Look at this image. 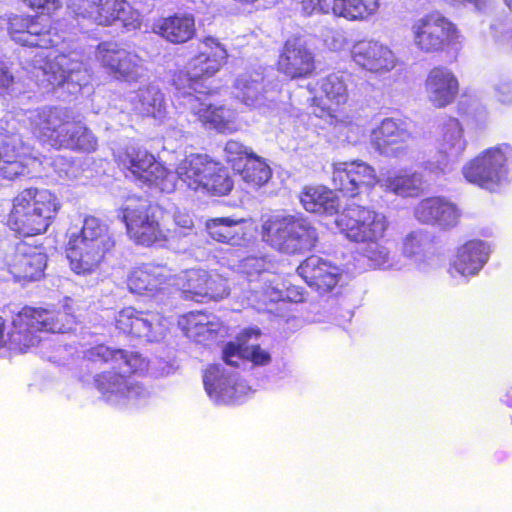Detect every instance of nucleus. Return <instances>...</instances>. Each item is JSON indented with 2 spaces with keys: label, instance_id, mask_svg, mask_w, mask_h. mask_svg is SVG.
Listing matches in <instances>:
<instances>
[{
  "label": "nucleus",
  "instance_id": "1",
  "mask_svg": "<svg viewBox=\"0 0 512 512\" xmlns=\"http://www.w3.org/2000/svg\"><path fill=\"white\" fill-rule=\"evenodd\" d=\"M121 165L143 184L161 192L171 193L176 188L226 195L233 183L227 170L207 155L191 154L183 159L176 171L168 170L145 149L128 147L120 156Z\"/></svg>",
  "mask_w": 512,
  "mask_h": 512
},
{
  "label": "nucleus",
  "instance_id": "2",
  "mask_svg": "<svg viewBox=\"0 0 512 512\" xmlns=\"http://www.w3.org/2000/svg\"><path fill=\"white\" fill-rule=\"evenodd\" d=\"M85 358L94 363H111L113 369L121 372L106 371L95 377V384L104 400L120 408H138L145 406L151 399V391L134 376L126 373H142L148 368V361L138 352H127L97 345L85 351Z\"/></svg>",
  "mask_w": 512,
  "mask_h": 512
},
{
  "label": "nucleus",
  "instance_id": "3",
  "mask_svg": "<svg viewBox=\"0 0 512 512\" xmlns=\"http://www.w3.org/2000/svg\"><path fill=\"white\" fill-rule=\"evenodd\" d=\"M258 328L244 329L237 342L226 344L223 349L225 364L209 366L203 375V383L209 398L217 405L241 402L251 391L250 386L233 370L238 360H247L253 366H266L271 354L255 341L260 336Z\"/></svg>",
  "mask_w": 512,
  "mask_h": 512
},
{
  "label": "nucleus",
  "instance_id": "4",
  "mask_svg": "<svg viewBox=\"0 0 512 512\" xmlns=\"http://www.w3.org/2000/svg\"><path fill=\"white\" fill-rule=\"evenodd\" d=\"M74 318L66 312L25 307L14 318L12 329L4 335V321L0 317V347L26 352L42 342L39 333H64L72 328Z\"/></svg>",
  "mask_w": 512,
  "mask_h": 512
},
{
  "label": "nucleus",
  "instance_id": "5",
  "mask_svg": "<svg viewBox=\"0 0 512 512\" xmlns=\"http://www.w3.org/2000/svg\"><path fill=\"white\" fill-rule=\"evenodd\" d=\"M114 244L105 223L94 216L85 217L80 230H68L66 255L71 270L84 276L95 273Z\"/></svg>",
  "mask_w": 512,
  "mask_h": 512
},
{
  "label": "nucleus",
  "instance_id": "6",
  "mask_svg": "<svg viewBox=\"0 0 512 512\" xmlns=\"http://www.w3.org/2000/svg\"><path fill=\"white\" fill-rule=\"evenodd\" d=\"M60 208L59 198L50 190L24 189L12 200L7 226L23 237L43 234L53 223Z\"/></svg>",
  "mask_w": 512,
  "mask_h": 512
},
{
  "label": "nucleus",
  "instance_id": "7",
  "mask_svg": "<svg viewBox=\"0 0 512 512\" xmlns=\"http://www.w3.org/2000/svg\"><path fill=\"white\" fill-rule=\"evenodd\" d=\"M260 235L268 246L287 255L309 252L319 240L318 230L309 220L285 213L263 216Z\"/></svg>",
  "mask_w": 512,
  "mask_h": 512
},
{
  "label": "nucleus",
  "instance_id": "8",
  "mask_svg": "<svg viewBox=\"0 0 512 512\" xmlns=\"http://www.w3.org/2000/svg\"><path fill=\"white\" fill-rule=\"evenodd\" d=\"M32 73L41 85L52 88L66 86L71 94L79 92L90 79L82 56L76 51L52 56L41 50L34 56Z\"/></svg>",
  "mask_w": 512,
  "mask_h": 512
},
{
  "label": "nucleus",
  "instance_id": "9",
  "mask_svg": "<svg viewBox=\"0 0 512 512\" xmlns=\"http://www.w3.org/2000/svg\"><path fill=\"white\" fill-rule=\"evenodd\" d=\"M69 10L81 30L88 26H111L119 22L127 31L141 25V14L126 0H72Z\"/></svg>",
  "mask_w": 512,
  "mask_h": 512
},
{
  "label": "nucleus",
  "instance_id": "10",
  "mask_svg": "<svg viewBox=\"0 0 512 512\" xmlns=\"http://www.w3.org/2000/svg\"><path fill=\"white\" fill-rule=\"evenodd\" d=\"M512 170V148L503 144L488 148L462 168L466 181L493 191L507 180Z\"/></svg>",
  "mask_w": 512,
  "mask_h": 512
},
{
  "label": "nucleus",
  "instance_id": "11",
  "mask_svg": "<svg viewBox=\"0 0 512 512\" xmlns=\"http://www.w3.org/2000/svg\"><path fill=\"white\" fill-rule=\"evenodd\" d=\"M226 48L215 38L206 37L198 46V54L188 62L186 72H180L174 79V85L180 78L182 91L194 94L203 92L202 80L214 76L226 62Z\"/></svg>",
  "mask_w": 512,
  "mask_h": 512
},
{
  "label": "nucleus",
  "instance_id": "12",
  "mask_svg": "<svg viewBox=\"0 0 512 512\" xmlns=\"http://www.w3.org/2000/svg\"><path fill=\"white\" fill-rule=\"evenodd\" d=\"M335 224L347 239L359 244L381 240L388 228L384 214L355 204L339 214Z\"/></svg>",
  "mask_w": 512,
  "mask_h": 512
},
{
  "label": "nucleus",
  "instance_id": "13",
  "mask_svg": "<svg viewBox=\"0 0 512 512\" xmlns=\"http://www.w3.org/2000/svg\"><path fill=\"white\" fill-rule=\"evenodd\" d=\"M414 44L425 53L443 51L461 43V34L454 23L439 13H431L412 24Z\"/></svg>",
  "mask_w": 512,
  "mask_h": 512
},
{
  "label": "nucleus",
  "instance_id": "14",
  "mask_svg": "<svg viewBox=\"0 0 512 512\" xmlns=\"http://www.w3.org/2000/svg\"><path fill=\"white\" fill-rule=\"evenodd\" d=\"M271 264L263 257H248L241 261L240 270L247 275L251 286L249 301L277 302L290 298L295 302L302 301V296L292 298L280 277L269 270Z\"/></svg>",
  "mask_w": 512,
  "mask_h": 512
},
{
  "label": "nucleus",
  "instance_id": "15",
  "mask_svg": "<svg viewBox=\"0 0 512 512\" xmlns=\"http://www.w3.org/2000/svg\"><path fill=\"white\" fill-rule=\"evenodd\" d=\"M180 80L181 78L176 81V97L179 104L190 110L202 124L222 133H230L237 129L234 110L222 105H213L205 92L194 94L186 90L182 91Z\"/></svg>",
  "mask_w": 512,
  "mask_h": 512
},
{
  "label": "nucleus",
  "instance_id": "16",
  "mask_svg": "<svg viewBox=\"0 0 512 512\" xmlns=\"http://www.w3.org/2000/svg\"><path fill=\"white\" fill-rule=\"evenodd\" d=\"M95 58L116 79L137 82L146 76L144 60L121 43H99L95 50Z\"/></svg>",
  "mask_w": 512,
  "mask_h": 512
},
{
  "label": "nucleus",
  "instance_id": "17",
  "mask_svg": "<svg viewBox=\"0 0 512 512\" xmlns=\"http://www.w3.org/2000/svg\"><path fill=\"white\" fill-rule=\"evenodd\" d=\"M127 233L136 243L150 246L166 239L146 200L130 198L122 208Z\"/></svg>",
  "mask_w": 512,
  "mask_h": 512
},
{
  "label": "nucleus",
  "instance_id": "18",
  "mask_svg": "<svg viewBox=\"0 0 512 512\" xmlns=\"http://www.w3.org/2000/svg\"><path fill=\"white\" fill-rule=\"evenodd\" d=\"M38 163L31 149L14 129H0V176L13 180L30 173Z\"/></svg>",
  "mask_w": 512,
  "mask_h": 512
},
{
  "label": "nucleus",
  "instance_id": "19",
  "mask_svg": "<svg viewBox=\"0 0 512 512\" xmlns=\"http://www.w3.org/2000/svg\"><path fill=\"white\" fill-rule=\"evenodd\" d=\"M8 32L16 43L41 49L56 46L60 40V36L52 33L46 16L14 15L9 18Z\"/></svg>",
  "mask_w": 512,
  "mask_h": 512
},
{
  "label": "nucleus",
  "instance_id": "20",
  "mask_svg": "<svg viewBox=\"0 0 512 512\" xmlns=\"http://www.w3.org/2000/svg\"><path fill=\"white\" fill-rule=\"evenodd\" d=\"M170 322L157 312L138 311L133 307L122 309L116 317V327L125 334L143 338L148 342L161 340Z\"/></svg>",
  "mask_w": 512,
  "mask_h": 512
},
{
  "label": "nucleus",
  "instance_id": "21",
  "mask_svg": "<svg viewBox=\"0 0 512 512\" xmlns=\"http://www.w3.org/2000/svg\"><path fill=\"white\" fill-rule=\"evenodd\" d=\"M297 273L320 293L332 292L335 295L349 278L342 267L315 255L305 259L297 268Z\"/></svg>",
  "mask_w": 512,
  "mask_h": 512
},
{
  "label": "nucleus",
  "instance_id": "22",
  "mask_svg": "<svg viewBox=\"0 0 512 512\" xmlns=\"http://www.w3.org/2000/svg\"><path fill=\"white\" fill-rule=\"evenodd\" d=\"M466 145L467 141L461 123L456 118H449L442 124L437 139V159L429 160L425 169L436 175L447 172L450 165L462 155Z\"/></svg>",
  "mask_w": 512,
  "mask_h": 512
},
{
  "label": "nucleus",
  "instance_id": "23",
  "mask_svg": "<svg viewBox=\"0 0 512 512\" xmlns=\"http://www.w3.org/2000/svg\"><path fill=\"white\" fill-rule=\"evenodd\" d=\"M375 169L361 160L333 164L332 183L335 189L349 197L370 191L378 184Z\"/></svg>",
  "mask_w": 512,
  "mask_h": 512
},
{
  "label": "nucleus",
  "instance_id": "24",
  "mask_svg": "<svg viewBox=\"0 0 512 512\" xmlns=\"http://www.w3.org/2000/svg\"><path fill=\"white\" fill-rule=\"evenodd\" d=\"M413 137L402 123L386 118L372 131L373 147L386 157L399 160L411 159Z\"/></svg>",
  "mask_w": 512,
  "mask_h": 512
},
{
  "label": "nucleus",
  "instance_id": "25",
  "mask_svg": "<svg viewBox=\"0 0 512 512\" xmlns=\"http://www.w3.org/2000/svg\"><path fill=\"white\" fill-rule=\"evenodd\" d=\"M32 133L57 148V138L62 136L69 121L74 120L73 113L64 107L45 106L29 110L27 113Z\"/></svg>",
  "mask_w": 512,
  "mask_h": 512
},
{
  "label": "nucleus",
  "instance_id": "26",
  "mask_svg": "<svg viewBox=\"0 0 512 512\" xmlns=\"http://www.w3.org/2000/svg\"><path fill=\"white\" fill-rule=\"evenodd\" d=\"M353 62L363 70L374 74L392 71L397 58L391 48L377 40H360L351 49Z\"/></svg>",
  "mask_w": 512,
  "mask_h": 512
},
{
  "label": "nucleus",
  "instance_id": "27",
  "mask_svg": "<svg viewBox=\"0 0 512 512\" xmlns=\"http://www.w3.org/2000/svg\"><path fill=\"white\" fill-rule=\"evenodd\" d=\"M461 210L449 199L441 196L424 198L414 207V217L422 224L449 230L458 225Z\"/></svg>",
  "mask_w": 512,
  "mask_h": 512
},
{
  "label": "nucleus",
  "instance_id": "28",
  "mask_svg": "<svg viewBox=\"0 0 512 512\" xmlns=\"http://www.w3.org/2000/svg\"><path fill=\"white\" fill-rule=\"evenodd\" d=\"M277 64L278 70L291 79L306 78L315 70L314 54L301 37L286 40Z\"/></svg>",
  "mask_w": 512,
  "mask_h": 512
},
{
  "label": "nucleus",
  "instance_id": "29",
  "mask_svg": "<svg viewBox=\"0 0 512 512\" xmlns=\"http://www.w3.org/2000/svg\"><path fill=\"white\" fill-rule=\"evenodd\" d=\"M317 95L312 98V113L317 117L334 113L347 102L348 90L344 75L332 73L321 78L318 83Z\"/></svg>",
  "mask_w": 512,
  "mask_h": 512
},
{
  "label": "nucleus",
  "instance_id": "30",
  "mask_svg": "<svg viewBox=\"0 0 512 512\" xmlns=\"http://www.w3.org/2000/svg\"><path fill=\"white\" fill-rule=\"evenodd\" d=\"M47 256L41 248L19 243L9 261L11 274L19 280L36 281L44 273Z\"/></svg>",
  "mask_w": 512,
  "mask_h": 512
},
{
  "label": "nucleus",
  "instance_id": "31",
  "mask_svg": "<svg viewBox=\"0 0 512 512\" xmlns=\"http://www.w3.org/2000/svg\"><path fill=\"white\" fill-rule=\"evenodd\" d=\"M172 271L165 265L143 264L134 268L129 276L127 285L132 293L154 294L165 285H176Z\"/></svg>",
  "mask_w": 512,
  "mask_h": 512
},
{
  "label": "nucleus",
  "instance_id": "32",
  "mask_svg": "<svg viewBox=\"0 0 512 512\" xmlns=\"http://www.w3.org/2000/svg\"><path fill=\"white\" fill-rule=\"evenodd\" d=\"M491 253L490 245L482 240H470L458 247L451 262L450 274L469 279L476 276L487 263Z\"/></svg>",
  "mask_w": 512,
  "mask_h": 512
},
{
  "label": "nucleus",
  "instance_id": "33",
  "mask_svg": "<svg viewBox=\"0 0 512 512\" xmlns=\"http://www.w3.org/2000/svg\"><path fill=\"white\" fill-rule=\"evenodd\" d=\"M428 101L436 108L451 104L459 92V81L454 72L446 66L432 68L425 80Z\"/></svg>",
  "mask_w": 512,
  "mask_h": 512
},
{
  "label": "nucleus",
  "instance_id": "34",
  "mask_svg": "<svg viewBox=\"0 0 512 512\" xmlns=\"http://www.w3.org/2000/svg\"><path fill=\"white\" fill-rule=\"evenodd\" d=\"M431 248L429 234L418 229L409 232L402 239L401 253L417 270L428 272L437 264L436 256Z\"/></svg>",
  "mask_w": 512,
  "mask_h": 512
},
{
  "label": "nucleus",
  "instance_id": "35",
  "mask_svg": "<svg viewBox=\"0 0 512 512\" xmlns=\"http://www.w3.org/2000/svg\"><path fill=\"white\" fill-rule=\"evenodd\" d=\"M234 87L236 97L246 106L260 108L266 101H272V91L264 84V74L261 69L245 71L239 74L235 80Z\"/></svg>",
  "mask_w": 512,
  "mask_h": 512
},
{
  "label": "nucleus",
  "instance_id": "36",
  "mask_svg": "<svg viewBox=\"0 0 512 512\" xmlns=\"http://www.w3.org/2000/svg\"><path fill=\"white\" fill-rule=\"evenodd\" d=\"M178 326L186 337L199 344L215 340L222 328L215 315L202 311H192L180 316Z\"/></svg>",
  "mask_w": 512,
  "mask_h": 512
},
{
  "label": "nucleus",
  "instance_id": "37",
  "mask_svg": "<svg viewBox=\"0 0 512 512\" xmlns=\"http://www.w3.org/2000/svg\"><path fill=\"white\" fill-rule=\"evenodd\" d=\"M378 185L384 192L401 198H414L422 191L423 177L419 172L407 169L389 170L380 174Z\"/></svg>",
  "mask_w": 512,
  "mask_h": 512
},
{
  "label": "nucleus",
  "instance_id": "38",
  "mask_svg": "<svg viewBox=\"0 0 512 512\" xmlns=\"http://www.w3.org/2000/svg\"><path fill=\"white\" fill-rule=\"evenodd\" d=\"M152 31L170 43H185L196 33L195 18L189 13H175L155 21Z\"/></svg>",
  "mask_w": 512,
  "mask_h": 512
},
{
  "label": "nucleus",
  "instance_id": "39",
  "mask_svg": "<svg viewBox=\"0 0 512 512\" xmlns=\"http://www.w3.org/2000/svg\"><path fill=\"white\" fill-rule=\"evenodd\" d=\"M206 230L213 240L231 246H244L250 240L244 219L212 218L206 221Z\"/></svg>",
  "mask_w": 512,
  "mask_h": 512
},
{
  "label": "nucleus",
  "instance_id": "40",
  "mask_svg": "<svg viewBox=\"0 0 512 512\" xmlns=\"http://www.w3.org/2000/svg\"><path fill=\"white\" fill-rule=\"evenodd\" d=\"M128 110L135 114L163 120L166 115V103L162 92L154 85L140 88L128 97Z\"/></svg>",
  "mask_w": 512,
  "mask_h": 512
},
{
  "label": "nucleus",
  "instance_id": "41",
  "mask_svg": "<svg viewBox=\"0 0 512 512\" xmlns=\"http://www.w3.org/2000/svg\"><path fill=\"white\" fill-rule=\"evenodd\" d=\"M359 253L373 269L403 270L407 266L404 260L391 254L384 238L360 244Z\"/></svg>",
  "mask_w": 512,
  "mask_h": 512
},
{
  "label": "nucleus",
  "instance_id": "42",
  "mask_svg": "<svg viewBox=\"0 0 512 512\" xmlns=\"http://www.w3.org/2000/svg\"><path fill=\"white\" fill-rule=\"evenodd\" d=\"M57 144V149L66 148L89 153L96 150L97 138L82 123L69 121L62 136H58Z\"/></svg>",
  "mask_w": 512,
  "mask_h": 512
},
{
  "label": "nucleus",
  "instance_id": "43",
  "mask_svg": "<svg viewBox=\"0 0 512 512\" xmlns=\"http://www.w3.org/2000/svg\"><path fill=\"white\" fill-rule=\"evenodd\" d=\"M300 201L306 211L321 215L337 214L340 207L335 193L321 186L306 188Z\"/></svg>",
  "mask_w": 512,
  "mask_h": 512
},
{
  "label": "nucleus",
  "instance_id": "44",
  "mask_svg": "<svg viewBox=\"0 0 512 512\" xmlns=\"http://www.w3.org/2000/svg\"><path fill=\"white\" fill-rule=\"evenodd\" d=\"M379 0H333L331 10L349 21H364L376 14Z\"/></svg>",
  "mask_w": 512,
  "mask_h": 512
},
{
  "label": "nucleus",
  "instance_id": "45",
  "mask_svg": "<svg viewBox=\"0 0 512 512\" xmlns=\"http://www.w3.org/2000/svg\"><path fill=\"white\" fill-rule=\"evenodd\" d=\"M237 172L240 173L243 181L252 188H258L267 183L272 174L269 165L257 155L248 158Z\"/></svg>",
  "mask_w": 512,
  "mask_h": 512
},
{
  "label": "nucleus",
  "instance_id": "46",
  "mask_svg": "<svg viewBox=\"0 0 512 512\" xmlns=\"http://www.w3.org/2000/svg\"><path fill=\"white\" fill-rule=\"evenodd\" d=\"M206 270L191 269L182 273L179 277L183 281L182 291L184 297L195 302H205L204 290L206 278Z\"/></svg>",
  "mask_w": 512,
  "mask_h": 512
},
{
  "label": "nucleus",
  "instance_id": "47",
  "mask_svg": "<svg viewBox=\"0 0 512 512\" xmlns=\"http://www.w3.org/2000/svg\"><path fill=\"white\" fill-rule=\"evenodd\" d=\"M205 278L207 279L204 287V290L207 292L205 302L211 300L218 301L229 295V285L221 274L215 271H206Z\"/></svg>",
  "mask_w": 512,
  "mask_h": 512
},
{
  "label": "nucleus",
  "instance_id": "48",
  "mask_svg": "<svg viewBox=\"0 0 512 512\" xmlns=\"http://www.w3.org/2000/svg\"><path fill=\"white\" fill-rule=\"evenodd\" d=\"M225 159L231 164L234 171H238L247 162L248 158H252L255 154L242 143L230 140L224 147Z\"/></svg>",
  "mask_w": 512,
  "mask_h": 512
},
{
  "label": "nucleus",
  "instance_id": "49",
  "mask_svg": "<svg viewBox=\"0 0 512 512\" xmlns=\"http://www.w3.org/2000/svg\"><path fill=\"white\" fill-rule=\"evenodd\" d=\"M296 4L301 6V11L305 15H312L314 13H329L330 6L325 0H294Z\"/></svg>",
  "mask_w": 512,
  "mask_h": 512
},
{
  "label": "nucleus",
  "instance_id": "50",
  "mask_svg": "<svg viewBox=\"0 0 512 512\" xmlns=\"http://www.w3.org/2000/svg\"><path fill=\"white\" fill-rule=\"evenodd\" d=\"M497 101L503 105H512V81L508 79L499 80L495 86Z\"/></svg>",
  "mask_w": 512,
  "mask_h": 512
},
{
  "label": "nucleus",
  "instance_id": "51",
  "mask_svg": "<svg viewBox=\"0 0 512 512\" xmlns=\"http://www.w3.org/2000/svg\"><path fill=\"white\" fill-rule=\"evenodd\" d=\"M174 221H175V224L179 228L185 230L183 232V235H185V236L188 235V233L186 231H190L194 227L192 217L188 213L179 212V211L176 212L174 214Z\"/></svg>",
  "mask_w": 512,
  "mask_h": 512
},
{
  "label": "nucleus",
  "instance_id": "52",
  "mask_svg": "<svg viewBox=\"0 0 512 512\" xmlns=\"http://www.w3.org/2000/svg\"><path fill=\"white\" fill-rule=\"evenodd\" d=\"M491 29L494 35V38L500 44H505L512 38V32L510 33L506 30L501 23H496L491 25Z\"/></svg>",
  "mask_w": 512,
  "mask_h": 512
},
{
  "label": "nucleus",
  "instance_id": "53",
  "mask_svg": "<svg viewBox=\"0 0 512 512\" xmlns=\"http://www.w3.org/2000/svg\"><path fill=\"white\" fill-rule=\"evenodd\" d=\"M12 75L9 72L7 66L0 61V87L5 88L8 87L12 82Z\"/></svg>",
  "mask_w": 512,
  "mask_h": 512
},
{
  "label": "nucleus",
  "instance_id": "54",
  "mask_svg": "<svg viewBox=\"0 0 512 512\" xmlns=\"http://www.w3.org/2000/svg\"><path fill=\"white\" fill-rule=\"evenodd\" d=\"M507 404L512 406V391H510L508 394H507V400H506Z\"/></svg>",
  "mask_w": 512,
  "mask_h": 512
},
{
  "label": "nucleus",
  "instance_id": "55",
  "mask_svg": "<svg viewBox=\"0 0 512 512\" xmlns=\"http://www.w3.org/2000/svg\"><path fill=\"white\" fill-rule=\"evenodd\" d=\"M503 1H504V3L506 4V6H507L510 10H512V0H503Z\"/></svg>",
  "mask_w": 512,
  "mask_h": 512
}]
</instances>
